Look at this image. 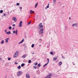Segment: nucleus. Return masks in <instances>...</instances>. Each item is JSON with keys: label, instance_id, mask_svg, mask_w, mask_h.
I'll return each mask as SVG.
<instances>
[{"label": "nucleus", "instance_id": "27", "mask_svg": "<svg viewBox=\"0 0 78 78\" xmlns=\"http://www.w3.org/2000/svg\"><path fill=\"white\" fill-rule=\"evenodd\" d=\"M35 66H37V62H36L35 63H34Z\"/></svg>", "mask_w": 78, "mask_h": 78}, {"label": "nucleus", "instance_id": "8", "mask_svg": "<svg viewBox=\"0 0 78 78\" xmlns=\"http://www.w3.org/2000/svg\"><path fill=\"white\" fill-rule=\"evenodd\" d=\"M24 41H25V40H24V39H23L21 41H20L19 43V44H22V43H23V42H24Z\"/></svg>", "mask_w": 78, "mask_h": 78}, {"label": "nucleus", "instance_id": "40", "mask_svg": "<svg viewBox=\"0 0 78 78\" xmlns=\"http://www.w3.org/2000/svg\"><path fill=\"white\" fill-rule=\"evenodd\" d=\"M13 33H16V31H13Z\"/></svg>", "mask_w": 78, "mask_h": 78}, {"label": "nucleus", "instance_id": "35", "mask_svg": "<svg viewBox=\"0 0 78 78\" xmlns=\"http://www.w3.org/2000/svg\"><path fill=\"white\" fill-rule=\"evenodd\" d=\"M10 59H11V58H8V60H9H9H10Z\"/></svg>", "mask_w": 78, "mask_h": 78}, {"label": "nucleus", "instance_id": "31", "mask_svg": "<svg viewBox=\"0 0 78 78\" xmlns=\"http://www.w3.org/2000/svg\"><path fill=\"white\" fill-rule=\"evenodd\" d=\"M11 28H12V27H11L10 26L9 27V30H11Z\"/></svg>", "mask_w": 78, "mask_h": 78}, {"label": "nucleus", "instance_id": "28", "mask_svg": "<svg viewBox=\"0 0 78 78\" xmlns=\"http://www.w3.org/2000/svg\"><path fill=\"white\" fill-rule=\"evenodd\" d=\"M51 55H54L53 53L52 52H50Z\"/></svg>", "mask_w": 78, "mask_h": 78}, {"label": "nucleus", "instance_id": "21", "mask_svg": "<svg viewBox=\"0 0 78 78\" xmlns=\"http://www.w3.org/2000/svg\"><path fill=\"white\" fill-rule=\"evenodd\" d=\"M51 75H52V73L49 74V75L48 76H48H51Z\"/></svg>", "mask_w": 78, "mask_h": 78}, {"label": "nucleus", "instance_id": "14", "mask_svg": "<svg viewBox=\"0 0 78 78\" xmlns=\"http://www.w3.org/2000/svg\"><path fill=\"white\" fill-rule=\"evenodd\" d=\"M58 58H53V61H56V59H57Z\"/></svg>", "mask_w": 78, "mask_h": 78}, {"label": "nucleus", "instance_id": "4", "mask_svg": "<svg viewBox=\"0 0 78 78\" xmlns=\"http://www.w3.org/2000/svg\"><path fill=\"white\" fill-rule=\"evenodd\" d=\"M18 51H16L15 54L14 55V58H16L17 57V56H18Z\"/></svg>", "mask_w": 78, "mask_h": 78}, {"label": "nucleus", "instance_id": "15", "mask_svg": "<svg viewBox=\"0 0 78 78\" xmlns=\"http://www.w3.org/2000/svg\"><path fill=\"white\" fill-rule=\"evenodd\" d=\"M25 66V64L23 63L21 65V67H23Z\"/></svg>", "mask_w": 78, "mask_h": 78}, {"label": "nucleus", "instance_id": "3", "mask_svg": "<svg viewBox=\"0 0 78 78\" xmlns=\"http://www.w3.org/2000/svg\"><path fill=\"white\" fill-rule=\"evenodd\" d=\"M42 23H40L38 25V28L40 29L41 28H43L44 26L42 25Z\"/></svg>", "mask_w": 78, "mask_h": 78}, {"label": "nucleus", "instance_id": "18", "mask_svg": "<svg viewBox=\"0 0 78 78\" xmlns=\"http://www.w3.org/2000/svg\"><path fill=\"white\" fill-rule=\"evenodd\" d=\"M17 32H18V30H16V35H17Z\"/></svg>", "mask_w": 78, "mask_h": 78}, {"label": "nucleus", "instance_id": "39", "mask_svg": "<svg viewBox=\"0 0 78 78\" xmlns=\"http://www.w3.org/2000/svg\"><path fill=\"white\" fill-rule=\"evenodd\" d=\"M4 16H6V13H4Z\"/></svg>", "mask_w": 78, "mask_h": 78}, {"label": "nucleus", "instance_id": "46", "mask_svg": "<svg viewBox=\"0 0 78 78\" xmlns=\"http://www.w3.org/2000/svg\"><path fill=\"white\" fill-rule=\"evenodd\" d=\"M48 6H49V4H48Z\"/></svg>", "mask_w": 78, "mask_h": 78}, {"label": "nucleus", "instance_id": "30", "mask_svg": "<svg viewBox=\"0 0 78 78\" xmlns=\"http://www.w3.org/2000/svg\"><path fill=\"white\" fill-rule=\"evenodd\" d=\"M16 5L17 6H19V5H20V4H19V3H16Z\"/></svg>", "mask_w": 78, "mask_h": 78}, {"label": "nucleus", "instance_id": "36", "mask_svg": "<svg viewBox=\"0 0 78 78\" xmlns=\"http://www.w3.org/2000/svg\"><path fill=\"white\" fill-rule=\"evenodd\" d=\"M5 30V32L6 33H7V32L6 31V30Z\"/></svg>", "mask_w": 78, "mask_h": 78}, {"label": "nucleus", "instance_id": "23", "mask_svg": "<svg viewBox=\"0 0 78 78\" xmlns=\"http://www.w3.org/2000/svg\"><path fill=\"white\" fill-rule=\"evenodd\" d=\"M49 8V6H48V5H47L45 8V9H47V8Z\"/></svg>", "mask_w": 78, "mask_h": 78}, {"label": "nucleus", "instance_id": "33", "mask_svg": "<svg viewBox=\"0 0 78 78\" xmlns=\"http://www.w3.org/2000/svg\"><path fill=\"white\" fill-rule=\"evenodd\" d=\"M38 66L39 67L41 66V64H38Z\"/></svg>", "mask_w": 78, "mask_h": 78}, {"label": "nucleus", "instance_id": "20", "mask_svg": "<svg viewBox=\"0 0 78 78\" xmlns=\"http://www.w3.org/2000/svg\"><path fill=\"white\" fill-rule=\"evenodd\" d=\"M1 44H4V41L2 40L1 42Z\"/></svg>", "mask_w": 78, "mask_h": 78}, {"label": "nucleus", "instance_id": "1", "mask_svg": "<svg viewBox=\"0 0 78 78\" xmlns=\"http://www.w3.org/2000/svg\"><path fill=\"white\" fill-rule=\"evenodd\" d=\"M22 73H23L21 71H19L17 73V75L18 76H20L21 75H22Z\"/></svg>", "mask_w": 78, "mask_h": 78}, {"label": "nucleus", "instance_id": "44", "mask_svg": "<svg viewBox=\"0 0 78 78\" xmlns=\"http://www.w3.org/2000/svg\"><path fill=\"white\" fill-rule=\"evenodd\" d=\"M2 58H0V60H2Z\"/></svg>", "mask_w": 78, "mask_h": 78}, {"label": "nucleus", "instance_id": "11", "mask_svg": "<svg viewBox=\"0 0 78 78\" xmlns=\"http://www.w3.org/2000/svg\"><path fill=\"white\" fill-rule=\"evenodd\" d=\"M8 40H9V38H7L5 39V42L6 43H7L8 42Z\"/></svg>", "mask_w": 78, "mask_h": 78}, {"label": "nucleus", "instance_id": "43", "mask_svg": "<svg viewBox=\"0 0 78 78\" xmlns=\"http://www.w3.org/2000/svg\"><path fill=\"white\" fill-rule=\"evenodd\" d=\"M22 7H21L20 8V9H22Z\"/></svg>", "mask_w": 78, "mask_h": 78}, {"label": "nucleus", "instance_id": "51", "mask_svg": "<svg viewBox=\"0 0 78 78\" xmlns=\"http://www.w3.org/2000/svg\"><path fill=\"white\" fill-rule=\"evenodd\" d=\"M34 78H35V77H34Z\"/></svg>", "mask_w": 78, "mask_h": 78}, {"label": "nucleus", "instance_id": "32", "mask_svg": "<svg viewBox=\"0 0 78 78\" xmlns=\"http://www.w3.org/2000/svg\"><path fill=\"white\" fill-rule=\"evenodd\" d=\"M30 23H31V22H29V23H28L27 25H30Z\"/></svg>", "mask_w": 78, "mask_h": 78}, {"label": "nucleus", "instance_id": "5", "mask_svg": "<svg viewBox=\"0 0 78 78\" xmlns=\"http://www.w3.org/2000/svg\"><path fill=\"white\" fill-rule=\"evenodd\" d=\"M78 25V23H75L74 24H73L72 25V27H76V26H77Z\"/></svg>", "mask_w": 78, "mask_h": 78}, {"label": "nucleus", "instance_id": "6", "mask_svg": "<svg viewBox=\"0 0 78 78\" xmlns=\"http://www.w3.org/2000/svg\"><path fill=\"white\" fill-rule=\"evenodd\" d=\"M19 27H22V21H21L20 22Z\"/></svg>", "mask_w": 78, "mask_h": 78}, {"label": "nucleus", "instance_id": "19", "mask_svg": "<svg viewBox=\"0 0 78 78\" xmlns=\"http://www.w3.org/2000/svg\"><path fill=\"white\" fill-rule=\"evenodd\" d=\"M37 3L35 5V8H36V7H37Z\"/></svg>", "mask_w": 78, "mask_h": 78}, {"label": "nucleus", "instance_id": "37", "mask_svg": "<svg viewBox=\"0 0 78 78\" xmlns=\"http://www.w3.org/2000/svg\"><path fill=\"white\" fill-rule=\"evenodd\" d=\"M13 27H15L16 26V25L14 24L13 25H12Z\"/></svg>", "mask_w": 78, "mask_h": 78}, {"label": "nucleus", "instance_id": "2", "mask_svg": "<svg viewBox=\"0 0 78 78\" xmlns=\"http://www.w3.org/2000/svg\"><path fill=\"white\" fill-rule=\"evenodd\" d=\"M43 31H44V29H43V28L41 29L40 30V31L39 32V33L40 34H43V33H44L43 32Z\"/></svg>", "mask_w": 78, "mask_h": 78}, {"label": "nucleus", "instance_id": "17", "mask_svg": "<svg viewBox=\"0 0 78 78\" xmlns=\"http://www.w3.org/2000/svg\"><path fill=\"white\" fill-rule=\"evenodd\" d=\"M48 64V63H47L46 64H45V65L43 66V67H44L46 66H47Z\"/></svg>", "mask_w": 78, "mask_h": 78}, {"label": "nucleus", "instance_id": "42", "mask_svg": "<svg viewBox=\"0 0 78 78\" xmlns=\"http://www.w3.org/2000/svg\"><path fill=\"white\" fill-rule=\"evenodd\" d=\"M73 65H75V64H74V63L73 62Z\"/></svg>", "mask_w": 78, "mask_h": 78}, {"label": "nucleus", "instance_id": "16", "mask_svg": "<svg viewBox=\"0 0 78 78\" xmlns=\"http://www.w3.org/2000/svg\"><path fill=\"white\" fill-rule=\"evenodd\" d=\"M21 68V66H19L18 67H17V69H20Z\"/></svg>", "mask_w": 78, "mask_h": 78}, {"label": "nucleus", "instance_id": "45", "mask_svg": "<svg viewBox=\"0 0 78 78\" xmlns=\"http://www.w3.org/2000/svg\"><path fill=\"white\" fill-rule=\"evenodd\" d=\"M71 19V18H70V17L69 18V19Z\"/></svg>", "mask_w": 78, "mask_h": 78}, {"label": "nucleus", "instance_id": "9", "mask_svg": "<svg viewBox=\"0 0 78 78\" xmlns=\"http://www.w3.org/2000/svg\"><path fill=\"white\" fill-rule=\"evenodd\" d=\"M34 14V11H33L32 10H30V14Z\"/></svg>", "mask_w": 78, "mask_h": 78}, {"label": "nucleus", "instance_id": "47", "mask_svg": "<svg viewBox=\"0 0 78 78\" xmlns=\"http://www.w3.org/2000/svg\"><path fill=\"white\" fill-rule=\"evenodd\" d=\"M32 54H33V55H34V53H32Z\"/></svg>", "mask_w": 78, "mask_h": 78}, {"label": "nucleus", "instance_id": "49", "mask_svg": "<svg viewBox=\"0 0 78 78\" xmlns=\"http://www.w3.org/2000/svg\"><path fill=\"white\" fill-rule=\"evenodd\" d=\"M14 29V28H12V30H13V29Z\"/></svg>", "mask_w": 78, "mask_h": 78}, {"label": "nucleus", "instance_id": "29", "mask_svg": "<svg viewBox=\"0 0 78 78\" xmlns=\"http://www.w3.org/2000/svg\"><path fill=\"white\" fill-rule=\"evenodd\" d=\"M47 60H48V61L47 63H49V59L47 58Z\"/></svg>", "mask_w": 78, "mask_h": 78}, {"label": "nucleus", "instance_id": "50", "mask_svg": "<svg viewBox=\"0 0 78 78\" xmlns=\"http://www.w3.org/2000/svg\"><path fill=\"white\" fill-rule=\"evenodd\" d=\"M62 58H63V56H62Z\"/></svg>", "mask_w": 78, "mask_h": 78}, {"label": "nucleus", "instance_id": "7", "mask_svg": "<svg viewBox=\"0 0 78 78\" xmlns=\"http://www.w3.org/2000/svg\"><path fill=\"white\" fill-rule=\"evenodd\" d=\"M12 19V20H14L15 22H16L17 21V19L15 17H13Z\"/></svg>", "mask_w": 78, "mask_h": 78}, {"label": "nucleus", "instance_id": "41", "mask_svg": "<svg viewBox=\"0 0 78 78\" xmlns=\"http://www.w3.org/2000/svg\"><path fill=\"white\" fill-rule=\"evenodd\" d=\"M54 2H56V0H53Z\"/></svg>", "mask_w": 78, "mask_h": 78}, {"label": "nucleus", "instance_id": "13", "mask_svg": "<svg viewBox=\"0 0 78 78\" xmlns=\"http://www.w3.org/2000/svg\"><path fill=\"white\" fill-rule=\"evenodd\" d=\"M6 34H11V32L10 31H9L8 32H7Z\"/></svg>", "mask_w": 78, "mask_h": 78}, {"label": "nucleus", "instance_id": "10", "mask_svg": "<svg viewBox=\"0 0 78 78\" xmlns=\"http://www.w3.org/2000/svg\"><path fill=\"white\" fill-rule=\"evenodd\" d=\"M26 76L27 78H30V75H29V74H27L26 75Z\"/></svg>", "mask_w": 78, "mask_h": 78}, {"label": "nucleus", "instance_id": "48", "mask_svg": "<svg viewBox=\"0 0 78 78\" xmlns=\"http://www.w3.org/2000/svg\"><path fill=\"white\" fill-rule=\"evenodd\" d=\"M48 78H51V77H49Z\"/></svg>", "mask_w": 78, "mask_h": 78}, {"label": "nucleus", "instance_id": "38", "mask_svg": "<svg viewBox=\"0 0 78 78\" xmlns=\"http://www.w3.org/2000/svg\"><path fill=\"white\" fill-rule=\"evenodd\" d=\"M15 64H18V63H17L16 62H15Z\"/></svg>", "mask_w": 78, "mask_h": 78}, {"label": "nucleus", "instance_id": "22", "mask_svg": "<svg viewBox=\"0 0 78 78\" xmlns=\"http://www.w3.org/2000/svg\"><path fill=\"white\" fill-rule=\"evenodd\" d=\"M34 44H33L31 46V47H32V48H33L34 47Z\"/></svg>", "mask_w": 78, "mask_h": 78}, {"label": "nucleus", "instance_id": "24", "mask_svg": "<svg viewBox=\"0 0 78 78\" xmlns=\"http://www.w3.org/2000/svg\"><path fill=\"white\" fill-rule=\"evenodd\" d=\"M3 11L2 10H1L0 11V13H3Z\"/></svg>", "mask_w": 78, "mask_h": 78}, {"label": "nucleus", "instance_id": "26", "mask_svg": "<svg viewBox=\"0 0 78 78\" xmlns=\"http://www.w3.org/2000/svg\"><path fill=\"white\" fill-rule=\"evenodd\" d=\"M31 61L30 60H29L28 63H31Z\"/></svg>", "mask_w": 78, "mask_h": 78}, {"label": "nucleus", "instance_id": "25", "mask_svg": "<svg viewBox=\"0 0 78 78\" xmlns=\"http://www.w3.org/2000/svg\"><path fill=\"white\" fill-rule=\"evenodd\" d=\"M59 65H61V64H62V62H59Z\"/></svg>", "mask_w": 78, "mask_h": 78}, {"label": "nucleus", "instance_id": "34", "mask_svg": "<svg viewBox=\"0 0 78 78\" xmlns=\"http://www.w3.org/2000/svg\"><path fill=\"white\" fill-rule=\"evenodd\" d=\"M34 68H35V69H36V66H34Z\"/></svg>", "mask_w": 78, "mask_h": 78}, {"label": "nucleus", "instance_id": "12", "mask_svg": "<svg viewBox=\"0 0 78 78\" xmlns=\"http://www.w3.org/2000/svg\"><path fill=\"white\" fill-rule=\"evenodd\" d=\"M26 55L25 54L23 56H22V58H26Z\"/></svg>", "mask_w": 78, "mask_h": 78}]
</instances>
